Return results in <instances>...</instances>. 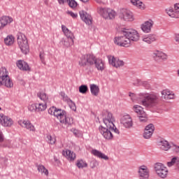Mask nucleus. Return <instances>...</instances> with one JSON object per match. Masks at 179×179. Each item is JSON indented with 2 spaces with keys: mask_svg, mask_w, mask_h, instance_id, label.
Masks as SVG:
<instances>
[{
  "mask_svg": "<svg viewBox=\"0 0 179 179\" xmlns=\"http://www.w3.org/2000/svg\"><path fill=\"white\" fill-rule=\"evenodd\" d=\"M47 139L50 145H54V143H55L56 139L55 138L51 136V135H48Z\"/></svg>",
  "mask_w": 179,
  "mask_h": 179,
  "instance_id": "nucleus-45",
  "label": "nucleus"
},
{
  "mask_svg": "<svg viewBox=\"0 0 179 179\" xmlns=\"http://www.w3.org/2000/svg\"><path fill=\"white\" fill-rule=\"evenodd\" d=\"M163 173H164V172H163V171H161V174H163Z\"/></svg>",
  "mask_w": 179,
  "mask_h": 179,
  "instance_id": "nucleus-63",
  "label": "nucleus"
},
{
  "mask_svg": "<svg viewBox=\"0 0 179 179\" xmlns=\"http://www.w3.org/2000/svg\"><path fill=\"white\" fill-rule=\"evenodd\" d=\"M119 17L125 22H134V14L129 10L122 8L119 13Z\"/></svg>",
  "mask_w": 179,
  "mask_h": 179,
  "instance_id": "nucleus-10",
  "label": "nucleus"
},
{
  "mask_svg": "<svg viewBox=\"0 0 179 179\" xmlns=\"http://www.w3.org/2000/svg\"><path fill=\"white\" fill-rule=\"evenodd\" d=\"M88 90H89V88L87 87V85H82L81 86L79 87V92L83 94H86Z\"/></svg>",
  "mask_w": 179,
  "mask_h": 179,
  "instance_id": "nucleus-38",
  "label": "nucleus"
},
{
  "mask_svg": "<svg viewBox=\"0 0 179 179\" xmlns=\"http://www.w3.org/2000/svg\"><path fill=\"white\" fill-rule=\"evenodd\" d=\"M133 108L134 111L138 114L140 122H146L148 121V115L143 110V108L139 105H135Z\"/></svg>",
  "mask_w": 179,
  "mask_h": 179,
  "instance_id": "nucleus-11",
  "label": "nucleus"
},
{
  "mask_svg": "<svg viewBox=\"0 0 179 179\" xmlns=\"http://www.w3.org/2000/svg\"><path fill=\"white\" fill-rule=\"evenodd\" d=\"M61 96L64 100V101H66L68 103H70L72 100L68 97V95L65 94V93L62 92Z\"/></svg>",
  "mask_w": 179,
  "mask_h": 179,
  "instance_id": "nucleus-43",
  "label": "nucleus"
},
{
  "mask_svg": "<svg viewBox=\"0 0 179 179\" xmlns=\"http://www.w3.org/2000/svg\"><path fill=\"white\" fill-rule=\"evenodd\" d=\"M28 110L31 113H37V103H32L28 106Z\"/></svg>",
  "mask_w": 179,
  "mask_h": 179,
  "instance_id": "nucleus-39",
  "label": "nucleus"
},
{
  "mask_svg": "<svg viewBox=\"0 0 179 179\" xmlns=\"http://www.w3.org/2000/svg\"><path fill=\"white\" fill-rule=\"evenodd\" d=\"M106 117L103 119V124L105 125H110V127H114V117H113V113L110 112H106Z\"/></svg>",
  "mask_w": 179,
  "mask_h": 179,
  "instance_id": "nucleus-21",
  "label": "nucleus"
},
{
  "mask_svg": "<svg viewBox=\"0 0 179 179\" xmlns=\"http://www.w3.org/2000/svg\"><path fill=\"white\" fill-rule=\"evenodd\" d=\"M176 165V170L179 171V158L178 157H177Z\"/></svg>",
  "mask_w": 179,
  "mask_h": 179,
  "instance_id": "nucleus-56",
  "label": "nucleus"
},
{
  "mask_svg": "<svg viewBox=\"0 0 179 179\" xmlns=\"http://www.w3.org/2000/svg\"><path fill=\"white\" fill-rule=\"evenodd\" d=\"M76 166L78 169H83L85 167H87V163L84 162L83 159H80L77 161Z\"/></svg>",
  "mask_w": 179,
  "mask_h": 179,
  "instance_id": "nucleus-37",
  "label": "nucleus"
},
{
  "mask_svg": "<svg viewBox=\"0 0 179 179\" xmlns=\"http://www.w3.org/2000/svg\"><path fill=\"white\" fill-rule=\"evenodd\" d=\"M4 43L6 45H12L13 43H15V37L13 36H8L5 39H4Z\"/></svg>",
  "mask_w": 179,
  "mask_h": 179,
  "instance_id": "nucleus-34",
  "label": "nucleus"
},
{
  "mask_svg": "<svg viewBox=\"0 0 179 179\" xmlns=\"http://www.w3.org/2000/svg\"><path fill=\"white\" fill-rule=\"evenodd\" d=\"M3 148H10V145L9 144H3Z\"/></svg>",
  "mask_w": 179,
  "mask_h": 179,
  "instance_id": "nucleus-59",
  "label": "nucleus"
},
{
  "mask_svg": "<svg viewBox=\"0 0 179 179\" xmlns=\"http://www.w3.org/2000/svg\"><path fill=\"white\" fill-rule=\"evenodd\" d=\"M174 99V94H170V95L167 97L166 100H171Z\"/></svg>",
  "mask_w": 179,
  "mask_h": 179,
  "instance_id": "nucleus-55",
  "label": "nucleus"
},
{
  "mask_svg": "<svg viewBox=\"0 0 179 179\" xmlns=\"http://www.w3.org/2000/svg\"><path fill=\"white\" fill-rule=\"evenodd\" d=\"M96 59V57L93 55H85L81 56L78 64L80 66H86V65H94Z\"/></svg>",
  "mask_w": 179,
  "mask_h": 179,
  "instance_id": "nucleus-8",
  "label": "nucleus"
},
{
  "mask_svg": "<svg viewBox=\"0 0 179 179\" xmlns=\"http://www.w3.org/2000/svg\"><path fill=\"white\" fill-rule=\"evenodd\" d=\"M173 146H174V151L176 153H179V146L178 145H173Z\"/></svg>",
  "mask_w": 179,
  "mask_h": 179,
  "instance_id": "nucleus-54",
  "label": "nucleus"
},
{
  "mask_svg": "<svg viewBox=\"0 0 179 179\" xmlns=\"http://www.w3.org/2000/svg\"><path fill=\"white\" fill-rule=\"evenodd\" d=\"M110 131L112 134L113 132H115V134H117V135H120V130H118V129H117L115 127H112V128H110Z\"/></svg>",
  "mask_w": 179,
  "mask_h": 179,
  "instance_id": "nucleus-51",
  "label": "nucleus"
},
{
  "mask_svg": "<svg viewBox=\"0 0 179 179\" xmlns=\"http://www.w3.org/2000/svg\"><path fill=\"white\" fill-rule=\"evenodd\" d=\"M91 153L96 157H99V159H103V160H108V156L106 155V154L97 150H92L91 151Z\"/></svg>",
  "mask_w": 179,
  "mask_h": 179,
  "instance_id": "nucleus-26",
  "label": "nucleus"
},
{
  "mask_svg": "<svg viewBox=\"0 0 179 179\" xmlns=\"http://www.w3.org/2000/svg\"><path fill=\"white\" fill-rule=\"evenodd\" d=\"M57 110H58V108H57V107L52 106L48 109V114H50V115H54L55 117V113H57Z\"/></svg>",
  "mask_w": 179,
  "mask_h": 179,
  "instance_id": "nucleus-40",
  "label": "nucleus"
},
{
  "mask_svg": "<svg viewBox=\"0 0 179 179\" xmlns=\"http://www.w3.org/2000/svg\"><path fill=\"white\" fill-rule=\"evenodd\" d=\"M113 127H115V125L110 127V124H105V126L101 125L99 127L100 134L106 141H112L113 138H114V136L111 131V128H113Z\"/></svg>",
  "mask_w": 179,
  "mask_h": 179,
  "instance_id": "nucleus-6",
  "label": "nucleus"
},
{
  "mask_svg": "<svg viewBox=\"0 0 179 179\" xmlns=\"http://www.w3.org/2000/svg\"><path fill=\"white\" fill-rule=\"evenodd\" d=\"M95 1L97 3H101L102 1L101 0H95Z\"/></svg>",
  "mask_w": 179,
  "mask_h": 179,
  "instance_id": "nucleus-61",
  "label": "nucleus"
},
{
  "mask_svg": "<svg viewBox=\"0 0 179 179\" xmlns=\"http://www.w3.org/2000/svg\"><path fill=\"white\" fill-rule=\"evenodd\" d=\"M174 9L176 11L178 10L179 9V3H176V4H174Z\"/></svg>",
  "mask_w": 179,
  "mask_h": 179,
  "instance_id": "nucleus-57",
  "label": "nucleus"
},
{
  "mask_svg": "<svg viewBox=\"0 0 179 179\" xmlns=\"http://www.w3.org/2000/svg\"><path fill=\"white\" fill-rule=\"evenodd\" d=\"M59 5H64V3H65V1L66 0H57Z\"/></svg>",
  "mask_w": 179,
  "mask_h": 179,
  "instance_id": "nucleus-58",
  "label": "nucleus"
},
{
  "mask_svg": "<svg viewBox=\"0 0 179 179\" xmlns=\"http://www.w3.org/2000/svg\"><path fill=\"white\" fill-rule=\"evenodd\" d=\"M13 22V19L12 17L8 16H3L0 18V30L3 29L5 26L9 24V23H12Z\"/></svg>",
  "mask_w": 179,
  "mask_h": 179,
  "instance_id": "nucleus-23",
  "label": "nucleus"
},
{
  "mask_svg": "<svg viewBox=\"0 0 179 179\" xmlns=\"http://www.w3.org/2000/svg\"><path fill=\"white\" fill-rule=\"evenodd\" d=\"M94 64L98 71H104V62L101 59H96Z\"/></svg>",
  "mask_w": 179,
  "mask_h": 179,
  "instance_id": "nucleus-27",
  "label": "nucleus"
},
{
  "mask_svg": "<svg viewBox=\"0 0 179 179\" xmlns=\"http://www.w3.org/2000/svg\"><path fill=\"white\" fill-rule=\"evenodd\" d=\"M68 5L70 8H76L78 6V2L75 0H67Z\"/></svg>",
  "mask_w": 179,
  "mask_h": 179,
  "instance_id": "nucleus-41",
  "label": "nucleus"
},
{
  "mask_svg": "<svg viewBox=\"0 0 179 179\" xmlns=\"http://www.w3.org/2000/svg\"><path fill=\"white\" fill-rule=\"evenodd\" d=\"M157 146H159L161 150H164L165 152H167L168 150H170V149H171V145H170V143H169L167 140H165L164 138L158 141L157 142Z\"/></svg>",
  "mask_w": 179,
  "mask_h": 179,
  "instance_id": "nucleus-18",
  "label": "nucleus"
},
{
  "mask_svg": "<svg viewBox=\"0 0 179 179\" xmlns=\"http://www.w3.org/2000/svg\"><path fill=\"white\" fill-rule=\"evenodd\" d=\"M62 30L67 38L71 41V44H73V38H75L73 33H72V31H71L65 25H62Z\"/></svg>",
  "mask_w": 179,
  "mask_h": 179,
  "instance_id": "nucleus-22",
  "label": "nucleus"
},
{
  "mask_svg": "<svg viewBox=\"0 0 179 179\" xmlns=\"http://www.w3.org/2000/svg\"><path fill=\"white\" fill-rule=\"evenodd\" d=\"M66 13L67 15H70L73 19H76V17H78V13H74L72 11H67Z\"/></svg>",
  "mask_w": 179,
  "mask_h": 179,
  "instance_id": "nucleus-50",
  "label": "nucleus"
},
{
  "mask_svg": "<svg viewBox=\"0 0 179 179\" xmlns=\"http://www.w3.org/2000/svg\"><path fill=\"white\" fill-rule=\"evenodd\" d=\"M37 96L39 97L43 103H48V96H47V94L44 92H38L37 93Z\"/></svg>",
  "mask_w": 179,
  "mask_h": 179,
  "instance_id": "nucleus-35",
  "label": "nucleus"
},
{
  "mask_svg": "<svg viewBox=\"0 0 179 179\" xmlns=\"http://www.w3.org/2000/svg\"><path fill=\"white\" fill-rule=\"evenodd\" d=\"M2 75L0 76V86H5L8 89L13 87V81L9 77V73L6 68H2Z\"/></svg>",
  "mask_w": 179,
  "mask_h": 179,
  "instance_id": "nucleus-4",
  "label": "nucleus"
},
{
  "mask_svg": "<svg viewBox=\"0 0 179 179\" xmlns=\"http://www.w3.org/2000/svg\"><path fill=\"white\" fill-rule=\"evenodd\" d=\"M36 167L39 173H41V174H44L45 176H48V169H45V166L39 164L36 165Z\"/></svg>",
  "mask_w": 179,
  "mask_h": 179,
  "instance_id": "nucleus-33",
  "label": "nucleus"
},
{
  "mask_svg": "<svg viewBox=\"0 0 179 179\" xmlns=\"http://www.w3.org/2000/svg\"><path fill=\"white\" fill-rule=\"evenodd\" d=\"M97 166H99V162L96 160H92L90 163V167L92 169H96Z\"/></svg>",
  "mask_w": 179,
  "mask_h": 179,
  "instance_id": "nucleus-47",
  "label": "nucleus"
},
{
  "mask_svg": "<svg viewBox=\"0 0 179 179\" xmlns=\"http://www.w3.org/2000/svg\"><path fill=\"white\" fill-rule=\"evenodd\" d=\"M138 177L140 179H149V169L145 165L138 168Z\"/></svg>",
  "mask_w": 179,
  "mask_h": 179,
  "instance_id": "nucleus-13",
  "label": "nucleus"
},
{
  "mask_svg": "<svg viewBox=\"0 0 179 179\" xmlns=\"http://www.w3.org/2000/svg\"><path fill=\"white\" fill-rule=\"evenodd\" d=\"M68 104L70 108L73 110V111H76V105L75 104V103H73V101H70V102H69Z\"/></svg>",
  "mask_w": 179,
  "mask_h": 179,
  "instance_id": "nucleus-48",
  "label": "nucleus"
},
{
  "mask_svg": "<svg viewBox=\"0 0 179 179\" xmlns=\"http://www.w3.org/2000/svg\"><path fill=\"white\" fill-rule=\"evenodd\" d=\"M80 17L84 22V23L90 25L92 24V20H93V18L92 17V15L87 12L85 10H81L79 12Z\"/></svg>",
  "mask_w": 179,
  "mask_h": 179,
  "instance_id": "nucleus-15",
  "label": "nucleus"
},
{
  "mask_svg": "<svg viewBox=\"0 0 179 179\" xmlns=\"http://www.w3.org/2000/svg\"><path fill=\"white\" fill-rule=\"evenodd\" d=\"M153 24H155V22L152 20L146 21L141 25V30L144 33H150Z\"/></svg>",
  "mask_w": 179,
  "mask_h": 179,
  "instance_id": "nucleus-20",
  "label": "nucleus"
},
{
  "mask_svg": "<svg viewBox=\"0 0 179 179\" xmlns=\"http://www.w3.org/2000/svg\"><path fill=\"white\" fill-rule=\"evenodd\" d=\"M81 2H83L84 3H87L89 2V0H80Z\"/></svg>",
  "mask_w": 179,
  "mask_h": 179,
  "instance_id": "nucleus-60",
  "label": "nucleus"
},
{
  "mask_svg": "<svg viewBox=\"0 0 179 179\" xmlns=\"http://www.w3.org/2000/svg\"><path fill=\"white\" fill-rule=\"evenodd\" d=\"M171 94V92H170L169 90H164L162 92V97L166 99L169 97V96H170Z\"/></svg>",
  "mask_w": 179,
  "mask_h": 179,
  "instance_id": "nucleus-42",
  "label": "nucleus"
},
{
  "mask_svg": "<svg viewBox=\"0 0 179 179\" xmlns=\"http://www.w3.org/2000/svg\"><path fill=\"white\" fill-rule=\"evenodd\" d=\"M141 86H143L145 89H150V84L148 81L141 80Z\"/></svg>",
  "mask_w": 179,
  "mask_h": 179,
  "instance_id": "nucleus-49",
  "label": "nucleus"
},
{
  "mask_svg": "<svg viewBox=\"0 0 179 179\" xmlns=\"http://www.w3.org/2000/svg\"><path fill=\"white\" fill-rule=\"evenodd\" d=\"M155 173L160 177V178H166L169 174V170L162 163H156L154 166Z\"/></svg>",
  "mask_w": 179,
  "mask_h": 179,
  "instance_id": "nucleus-9",
  "label": "nucleus"
},
{
  "mask_svg": "<svg viewBox=\"0 0 179 179\" xmlns=\"http://www.w3.org/2000/svg\"><path fill=\"white\" fill-rule=\"evenodd\" d=\"M143 41L147 43V44H152L153 41H156V35H148L147 37L143 38Z\"/></svg>",
  "mask_w": 179,
  "mask_h": 179,
  "instance_id": "nucleus-31",
  "label": "nucleus"
},
{
  "mask_svg": "<svg viewBox=\"0 0 179 179\" xmlns=\"http://www.w3.org/2000/svg\"><path fill=\"white\" fill-rule=\"evenodd\" d=\"M90 91L93 96H99L100 88H99V86H97L96 84H91Z\"/></svg>",
  "mask_w": 179,
  "mask_h": 179,
  "instance_id": "nucleus-30",
  "label": "nucleus"
},
{
  "mask_svg": "<svg viewBox=\"0 0 179 179\" xmlns=\"http://www.w3.org/2000/svg\"><path fill=\"white\" fill-rule=\"evenodd\" d=\"M129 96L131 101H137L140 104L148 108L156 107L159 103V96L156 94L140 93L137 97L136 94L129 92Z\"/></svg>",
  "mask_w": 179,
  "mask_h": 179,
  "instance_id": "nucleus-2",
  "label": "nucleus"
},
{
  "mask_svg": "<svg viewBox=\"0 0 179 179\" xmlns=\"http://www.w3.org/2000/svg\"><path fill=\"white\" fill-rule=\"evenodd\" d=\"M176 162H177V157L172 158L171 162H167L168 167H171V166H174Z\"/></svg>",
  "mask_w": 179,
  "mask_h": 179,
  "instance_id": "nucleus-46",
  "label": "nucleus"
},
{
  "mask_svg": "<svg viewBox=\"0 0 179 179\" xmlns=\"http://www.w3.org/2000/svg\"><path fill=\"white\" fill-rule=\"evenodd\" d=\"M120 123L124 128H132V125H134L132 117L129 115H123L120 119Z\"/></svg>",
  "mask_w": 179,
  "mask_h": 179,
  "instance_id": "nucleus-12",
  "label": "nucleus"
},
{
  "mask_svg": "<svg viewBox=\"0 0 179 179\" xmlns=\"http://www.w3.org/2000/svg\"><path fill=\"white\" fill-rule=\"evenodd\" d=\"M39 57L42 64H43V65H45V53H44L43 52H41Z\"/></svg>",
  "mask_w": 179,
  "mask_h": 179,
  "instance_id": "nucleus-44",
  "label": "nucleus"
},
{
  "mask_svg": "<svg viewBox=\"0 0 179 179\" xmlns=\"http://www.w3.org/2000/svg\"><path fill=\"white\" fill-rule=\"evenodd\" d=\"M133 85L134 86H142V80L137 79L134 83Z\"/></svg>",
  "mask_w": 179,
  "mask_h": 179,
  "instance_id": "nucleus-52",
  "label": "nucleus"
},
{
  "mask_svg": "<svg viewBox=\"0 0 179 179\" xmlns=\"http://www.w3.org/2000/svg\"><path fill=\"white\" fill-rule=\"evenodd\" d=\"M110 65L115 66V68H120V66H124V61L120 60L117 57L110 56L108 57Z\"/></svg>",
  "mask_w": 179,
  "mask_h": 179,
  "instance_id": "nucleus-19",
  "label": "nucleus"
},
{
  "mask_svg": "<svg viewBox=\"0 0 179 179\" xmlns=\"http://www.w3.org/2000/svg\"><path fill=\"white\" fill-rule=\"evenodd\" d=\"M121 34V36L115 37L114 39L115 44L120 47H129L131 41H139V38H141L138 31L134 29H124Z\"/></svg>",
  "mask_w": 179,
  "mask_h": 179,
  "instance_id": "nucleus-1",
  "label": "nucleus"
},
{
  "mask_svg": "<svg viewBox=\"0 0 179 179\" xmlns=\"http://www.w3.org/2000/svg\"><path fill=\"white\" fill-rule=\"evenodd\" d=\"M37 106V113H40V111H45L47 109V103H36Z\"/></svg>",
  "mask_w": 179,
  "mask_h": 179,
  "instance_id": "nucleus-36",
  "label": "nucleus"
},
{
  "mask_svg": "<svg viewBox=\"0 0 179 179\" xmlns=\"http://www.w3.org/2000/svg\"><path fill=\"white\" fill-rule=\"evenodd\" d=\"M3 141H5V137H3L2 131L0 130V142H3Z\"/></svg>",
  "mask_w": 179,
  "mask_h": 179,
  "instance_id": "nucleus-53",
  "label": "nucleus"
},
{
  "mask_svg": "<svg viewBox=\"0 0 179 179\" xmlns=\"http://www.w3.org/2000/svg\"><path fill=\"white\" fill-rule=\"evenodd\" d=\"M152 57L156 62H163L167 60V55L159 50H156L153 53Z\"/></svg>",
  "mask_w": 179,
  "mask_h": 179,
  "instance_id": "nucleus-14",
  "label": "nucleus"
},
{
  "mask_svg": "<svg viewBox=\"0 0 179 179\" xmlns=\"http://www.w3.org/2000/svg\"><path fill=\"white\" fill-rule=\"evenodd\" d=\"M55 117L59 120L61 124H64L69 127V125H72L73 124V118L69 117L66 115V111L58 108L55 113Z\"/></svg>",
  "mask_w": 179,
  "mask_h": 179,
  "instance_id": "nucleus-3",
  "label": "nucleus"
},
{
  "mask_svg": "<svg viewBox=\"0 0 179 179\" xmlns=\"http://www.w3.org/2000/svg\"><path fill=\"white\" fill-rule=\"evenodd\" d=\"M178 76H179V69L177 71Z\"/></svg>",
  "mask_w": 179,
  "mask_h": 179,
  "instance_id": "nucleus-62",
  "label": "nucleus"
},
{
  "mask_svg": "<svg viewBox=\"0 0 179 179\" xmlns=\"http://www.w3.org/2000/svg\"><path fill=\"white\" fill-rule=\"evenodd\" d=\"M0 110H1V107H0Z\"/></svg>",
  "mask_w": 179,
  "mask_h": 179,
  "instance_id": "nucleus-64",
  "label": "nucleus"
},
{
  "mask_svg": "<svg viewBox=\"0 0 179 179\" xmlns=\"http://www.w3.org/2000/svg\"><path fill=\"white\" fill-rule=\"evenodd\" d=\"M22 127L23 128H27L29 131H32V132H36V129L34 126L31 124L29 121L24 120L22 123Z\"/></svg>",
  "mask_w": 179,
  "mask_h": 179,
  "instance_id": "nucleus-28",
  "label": "nucleus"
},
{
  "mask_svg": "<svg viewBox=\"0 0 179 179\" xmlns=\"http://www.w3.org/2000/svg\"><path fill=\"white\" fill-rule=\"evenodd\" d=\"M0 124H1L3 127H12L13 125V120L1 113L0 114Z\"/></svg>",
  "mask_w": 179,
  "mask_h": 179,
  "instance_id": "nucleus-16",
  "label": "nucleus"
},
{
  "mask_svg": "<svg viewBox=\"0 0 179 179\" xmlns=\"http://www.w3.org/2000/svg\"><path fill=\"white\" fill-rule=\"evenodd\" d=\"M153 132H155V126L153 124H149L145 128L143 138L145 139H150L153 135Z\"/></svg>",
  "mask_w": 179,
  "mask_h": 179,
  "instance_id": "nucleus-17",
  "label": "nucleus"
},
{
  "mask_svg": "<svg viewBox=\"0 0 179 179\" xmlns=\"http://www.w3.org/2000/svg\"><path fill=\"white\" fill-rule=\"evenodd\" d=\"M98 13L101 15L103 19H109L110 20L115 19V16H117V13H115L114 10L107 8H98Z\"/></svg>",
  "mask_w": 179,
  "mask_h": 179,
  "instance_id": "nucleus-7",
  "label": "nucleus"
},
{
  "mask_svg": "<svg viewBox=\"0 0 179 179\" xmlns=\"http://www.w3.org/2000/svg\"><path fill=\"white\" fill-rule=\"evenodd\" d=\"M165 10L170 17H173V19H179V11L174 10L173 7L166 8Z\"/></svg>",
  "mask_w": 179,
  "mask_h": 179,
  "instance_id": "nucleus-25",
  "label": "nucleus"
},
{
  "mask_svg": "<svg viewBox=\"0 0 179 179\" xmlns=\"http://www.w3.org/2000/svg\"><path fill=\"white\" fill-rule=\"evenodd\" d=\"M17 44L22 52V54H27L29 51V43L27 41V38L22 33H18L17 35Z\"/></svg>",
  "mask_w": 179,
  "mask_h": 179,
  "instance_id": "nucleus-5",
  "label": "nucleus"
},
{
  "mask_svg": "<svg viewBox=\"0 0 179 179\" xmlns=\"http://www.w3.org/2000/svg\"><path fill=\"white\" fill-rule=\"evenodd\" d=\"M17 66L21 71H30L31 69L29 64L23 60H18L17 62Z\"/></svg>",
  "mask_w": 179,
  "mask_h": 179,
  "instance_id": "nucleus-24",
  "label": "nucleus"
},
{
  "mask_svg": "<svg viewBox=\"0 0 179 179\" xmlns=\"http://www.w3.org/2000/svg\"><path fill=\"white\" fill-rule=\"evenodd\" d=\"M64 155L66 156V159L70 160V162H73V160L76 159V154L69 150H66Z\"/></svg>",
  "mask_w": 179,
  "mask_h": 179,
  "instance_id": "nucleus-29",
  "label": "nucleus"
},
{
  "mask_svg": "<svg viewBox=\"0 0 179 179\" xmlns=\"http://www.w3.org/2000/svg\"><path fill=\"white\" fill-rule=\"evenodd\" d=\"M131 3L139 9H145V4L140 0H131Z\"/></svg>",
  "mask_w": 179,
  "mask_h": 179,
  "instance_id": "nucleus-32",
  "label": "nucleus"
}]
</instances>
